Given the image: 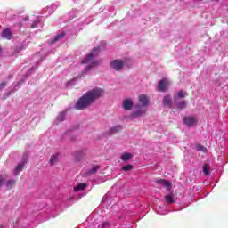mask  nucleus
Returning a JSON list of instances; mask_svg holds the SVG:
<instances>
[{
    "mask_svg": "<svg viewBox=\"0 0 228 228\" xmlns=\"http://www.w3.org/2000/svg\"><path fill=\"white\" fill-rule=\"evenodd\" d=\"M104 95V90L102 88L95 87L86 93L75 105L76 110H86L88 106H91L97 99H101Z\"/></svg>",
    "mask_w": 228,
    "mask_h": 228,
    "instance_id": "obj_1",
    "label": "nucleus"
},
{
    "mask_svg": "<svg viewBox=\"0 0 228 228\" xmlns=\"http://www.w3.org/2000/svg\"><path fill=\"white\" fill-rule=\"evenodd\" d=\"M185 97H188V93L184 91H179L176 95L174 96L175 104L178 110H184L188 102L186 100H183Z\"/></svg>",
    "mask_w": 228,
    "mask_h": 228,
    "instance_id": "obj_2",
    "label": "nucleus"
},
{
    "mask_svg": "<svg viewBox=\"0 0 228 228\" xmlns=\"http://www.w3.org/2000/svg\"><path fill=\"white\" fill-rule=\"evenodd\" d=\"M99 53H101V48L96 47L92 50V52L86 56V58L82 61V63H92L99 56Z\"/></svg>",
    "mask_w": 228,
    "mask_h": 228,
    "instance_id": "obj_3",
    "label": "nucleus"
},
{
    "mask_svg": "<svg viewBox=\"0 0 228 228\" xmlns=\"http://www.w3.org/2000/svg\"><path fill=\"white\" fill-rule=\"evenodd\" d=\"M110 67L113 70L119 72L124 69V61H122V60L116 59L110 62Z\"/></svg>",
    "mask_w": 228,
    "mask_h": 228,
    "instance_id": "obj_4",
    "label": "nucleus"
},
{
    "mask_svg": "<svg viewBox=\"0 0 228 228\" xmlns=\"http://www.w3.org/2000/svg\"><path fill=\"white\" fill-rule=\"evenodd\" d=\"M170 86V82L167 78H163L159 82L158 90L159 92H167Z\"/></svg>",
    "mask_w": 228,
    "mask_h": 228,
    "instance_id": "obj_5",
    "label": "nucleus"
},
{
    "mask_svg": "<svg viewBox=\"0 0 228 228\" xmlns=\"http://www.w3.org/2000/svg\"><path fill=\"white\" fill-rule=\"evenodd\" d=\"M135 108L136 110L131 114V118H138L139 117H142V115H145L147 110L142 109L141 105H136Z\"/></svg>",
    "mask_w": 228,
    "mask_h": 228,
    "instance_id": "obj_6",
    "label": "nucleus"
},
{
    "mask_svg": "<svg viewBox=\"0 0 228 228\" xmlns=\"http://www.w3.org/2000/svg\"><path fill=\"white\" fill-rule=\"evenodd\" d=\"M183 124L187 126L188 127H192V126H195L197 124V119L193 117H183Z\"/></svg>",
    "mask_w": 228,
    "mask_h": 228,
    "instance_id": "obj_7",
    "label": "nucleus"
},
{
    "mask_svg": "<svg viewBox=\"0 0 228 228\" xmlns=\"http://www.w3.org/2000/svg\"><path fill=\"white\" fill-rule=\"evenodd\" d=\"M162 104L164 108H172V98L170 97V95L164 96L162 100Z\"/></svg>",
    "mask_w": 228,
    "mask_h": 228,
    "instance_id": "obj_8",
    "label": "nucleus"
},
{
    "mask_svg": "<svg viewBox=\"0 0 228 228\" xmlns=\"http://www.w3.org/2000/svg\"><path fill=\"white\" fill-rule=\"evenodd\" d=\"M13 34L10 28H5L2 32V38H5L6 40H12Z\"/></svg>",
    "mask_w": 228,
    "mask_h": 228,
    "instance_id": "obj_9",
    "label": "nucleus"
},
{
    "mask_svg": "<svg viewBox=\"0 0 228 228\" xmlns=\"http://www.w3.org/2000/svg\"><path fill=\"white\" fill-rule=\"evenodd\" d=\"M157 184H161L162 186H164V188H168V190H170V188H172V183L168 181H167L166 179H159L156 181Z\"/></svg>",
    "mask_w": 228,
    "mask_h": 228,
    "instance_id": "obj_10",
    "label": "nucleus"
},
{
    "mask_svg": "<svg viewBox=\"0 0 228 228\" xmlns=\"http://www.w3.org/2000/svg\"><path fill=\"white\" fill-rule=\"evenodd\" d=\"M124 110H129L133 109V101L131 99H126L123 102Z\"/></svg>",
    "mask_w": 228,
    "mask_h": 228,
    "instance_id": "obj_11",
    "label": "nucleus"
},
{
    "mask_svg": "<svg viewBox=\"0 0 228 228\" xmlns=\"http://www.w3.org/2000/svg\"><path fill=\"white\" fill-rule=\"evenodd\" d=\"M139 102H141L142 106H149V98L145 94H141L139 96Z\"/></svg>",
    "mask_w": 228,
    "mask_h": 228,
    "instance_id": "obj_12",
    "label": "nucleus"
},
{
    "mask_svg": "<svg viewBox=\"0 0 228 228\" xmlns=\"http://www.w3.org/2000/svg\"><path fill=\"white\" fill-rule=\"evenodd\" d=\"M23 169H24V162L18 164V166L14 169V175H19Z\"/></svg>",
    "mask_w": 228,
    "mask_h": 228,
    "instance_id": "obj_13",
    "label": "nucleus"
},
{
    "mask_svg": "<svg viewBox=\"0 0 228 228\" xmlns=\"http://www.w3.org/2000/svg\"><path fill=\"white\" fill-rule=\"evenodd\" d=\"M86 190V183H79L74 187V191H83Z\"/></svg>",
    "mask_w": 228,
    "mask_h": 228,
    "instance_id": "obj_14",
    "label": "nucleus"
},
{
    "mask_svg": "<svg viewBox=\"0 0 228 228\" xmlns=\"http://www.w3.org/2000/svg\"><path fill=\"white\" fill-rule=\"evenodd\" d=\"M65 37V32H61V34H58L55 36V37L52 40V44H54L55 42H58V40L63 38Z\"/></svg>",
    "mask_w": 228,
    "mask_h": 228,
    "instance_id": "obj_15",
    "label": "nucleus"
},
{
    "mask_svg": "<svg viewBox=\"0 0 228 228\" xmlns=\"http://www.w3.org/2000/svg\"><path fill=\"white\" fill-rule=\"evenodd\" d=\"M131 158H133V155H131V153H124L121 156L122 161H129V159H131Z\"/></svg>",
    "mask_w": 228,
    "mask_h": 228,
    "instance_id": "obj_16",
    "label": "nucleus"
},
{
    "mask_svg": "<svg viewBox=\"0 0 228 228\" xmlns=\"http://www.w3.org/2000/svg\"><path fill=\"white\" fill-rule=\"evenodd\" d=\"M15 186V180H9L6 183L7 190H12Z\"/></svg>",
    "mask_w": 228,
    "mask_h": 228,
    "instance_id": "obj_17",
    "label": "nucleus"
},
{
    "mask_svg": "<svg viewBox=\"0 0 228 228\" xmlns=\"http://www.w3.org/2000/svg\"><path fill=\"white\" fill-rule=\"evenodd\" d=\"M97 170H99V166H94L92 169L87 171V175H92L93 174H96Z\"/></svg>",
    "mask_w": 228,
    "mask_h": 228,
    "instance_id": "obj_18",
    "label": "nucleus"
},
{
    "mask_svg": "<svg viewBox=\"0 0 228 228\" xmlns=\"http://www.w3.org/2000/svg\"><path fill=\"white\" fill-rule=\"evenodd\" d=\"M96 65H99V61H94L89 66L86 67V70L88 72V70H92V69H94V67H96Z\"/></svg>",
    "mask_w": 228,
    "mask_h": 228,
    "instance_id": "obj_19",
    "label": "nucleus"
},
{
    "mask_svg": "<svg viewBox=\"0 0 228 228\" xmlns=\"http://www.w3.org/2000/svg\"><path fill=\"white\" fill-rule=\"evenodd\" d=\"M165 200H166V202H168V204H174V202H175L174 197H172V195H166Z\"/></svg>",
    "mask_w": 228,
    "mask_h": 228,
    "instance_id": "obj_20",
    "label": "nucleus"
},
{
    "mask_svg": "<svg viewBox=\"0 0 228 228\" xmlns=\"http://www.w3.org/2000/svg\"><path fill=\"white\" fill-rule=\"evenodd\" d=\"M58 161V154L52 155L50 158V165H54Z\"/></svg>",
    "mask_w": 228,
    "mask_h": 228,
    "instance_id": "obj_21",
    "label": "nucleus"
},
{
    "mask_svg": "<svg viewBox=\"0 0 228 228\" xmlns=\"http://www.w3.org/2000/svg\"><path fill=\"white\" fill-rule=\"evenodd\" d=\"M209 164H205L203 166V174H205V175H209Z\"/></svg>",
    "mask_w": 228,
    "mask_h": 228,
    "instance_id": "obj_22",
    "label": "nucleus"
},
{
    "mask_svg": "<svg viewBox=\"0 0 228 228\" xmlns=\"http://www.w3.org/2000/svg\"><path fill=\"white\" fill-rule=\"evenodd\" d=\"M121 170H123L124 172H129L133 170V165L128 164L126 166H124L123 167H121Z\"/></svg>",
    "mask_w": 228,
    "mask_h": 228,
    "instance_id": "obj_23",
    "label": "nucleus"
},
{
    "mask_svg": "<svg viewBox=\"0 0 228 228\" xmlns=\"http://www.w3.org/2000/svg\"><path fill=\"white\" fill-rule=\"evenodd\" d=\"M122 130V126H116L114 127H112L110 129V133L113 134V133H118L119 131Z\"/></svg>",
    "mask_w": 228,
    "mask_h": 228,
    "instance_id": "obj_24",
    "label": "nucleus"
},
{
    "mask_svg": "<svg viewBox=\"0 0 228 228\" xmlns=\"http://www.w3.org/2000/svg\"><path fill=\"white\" fill-rule=\"evenodd\" d=\"M57 120L59 122H63V120H65V113L61 112L57 117Z\"/></svg>",
    "mask_w": 228,
    "mask_h": 228,
    "instance_id": "obj_25",
    "label": "nucleus"
},
{
    "mask_svg": "<svg viewBox=\"0 0 228 228\" xmlns=\"http://www.w3.org/2000/svg\"><path fill=\"white\" fill-rule=\"evenodd\" d=\"M196 149H197V151H200L202 152H204V151H206V148L200 144H197Z\"/></svg>",
    "mask_w": 228,
    "mask_h": 228,
    "instance_id": "obj_26",
    "label": "nucleus"
},
{
    "mask_svg": "<svg viewBox=\"0 0 228 228\" xmlns=\"http://www.w3.org/2000/svg\"><path fill=\"white\" fill-rule=\"evenodd\" d=\"M6 85H8V82L0 83V90H3L4 88H6Z\"/></svg>",
    "mask_w": 228,
    "mask_h": 228,
    "instance_id": "obj_27",
    "label": "nucleus"
},
{
    "mask_svg": "<svg viewBox=\"0 0 228 228\" xmlns=\"http://www.w3.org/2000/svg\"><path fill=\"white\" fill-rule=\"evenodd\" d=\"M110 227V223H102V228H109Z\"/></svg>",
    "mask_w": 228,
    "mask_h": 228,
    "instance_id": "obj_28",
    "label": "nucleus"
},
{
    "mask_svg": "<svg viewBox=\"0 0 228 228\" xmlns=\"http://www.w3.org/2000/svg\"><path fill=\"white\" fill-rule=\"evenodd\" d=\"M30 28L31 29H35V28H37V22H34Z\"/></svg>",
    "mask_w": 228,
    "mask_h": 228,
    "instance_id": "obj_29",
    "label": "nucleus"
},
{
    "mask_svg": "<svg viewBox=\"0 0 228 228\" xmlns=\"http://www.w3.org/2000/svg\"><path fill=\"white\" fill-rule=\"evenodd\" d=\"M12 94V93L10 92V93H8L7 94V97H10V95Z\"/></svg>",
    "mask_w": 228,
    "mask_h": 228,
    "instance_id": "obj_30",
    "label": "nucleus"
},
{
    "mask_svg": "<svg viewBox=\"0 0 228 228\" xmlns=\"http://www.w3.org/2000/svg\"><path fill=\"white\" fill-rule=\"evenodd\" d=\"M2 52H3V50H2L1 47H0V54H1Z\"/></svg>",
    "mask_w": 228,
    "mask_h": 228,
    "instance_id": "obj_31",
    "label": "nucleus"
}]
</instances>
